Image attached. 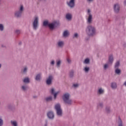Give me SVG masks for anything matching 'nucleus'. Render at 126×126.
<instances>
[{
  "label": "nucleus",
  "instance_id": "f257e3e1",
  "mask_svg": "<svg viewBox=\"0 0 126 126\" xmlns=\"http://www.w3.org/2000/svg\"><path fill=\"white\" fill-rule=\"evenodd\" d=\"M63 100L64 102H65L66 104L68 105L71 104V100L69 99V94H65L63 95Z\"/></svg>",
  "mask_w": 126,
  "mask_h": 126
},
{
  "label": "nucleus",
  "instance_id": "f03ea898",
  "mask_svg": "<svg viewBox=\"0 0 126 126\" xmlns=\"http://www.w3.org/2000/svg\"><path fill=\"white\" fill-rule=\"evenodd\" d=\"M55 109L56 110L57 115L58 116H62L63 111L61 108V105L60 104L55 105Z\"/></svg>",
  "mask_w": 126,
  "mask_h": 126
},
{
  "label": "nucleus",
  "instance_id": "7ed1b4c3",
  "mask_svg": "<svg viewBox=\"0 0 126 126\" xmlns=\"http://www.w3.org/2000/svg\"><path fill=\"white\" fill-rule=\"evenodd\" d=\"M22 12H23V6L21 5L20 10L15 13V16L16 17H20L21 16V14H22Z\"/></svg>",
  "mask_w": 126,
  "mask_h": 126
},
{
  "label": "nucleus",
  "instance_id": "20e7f679",
  "mask_svg": "<svg viewBox=\"0 0 126 126\" xmlns=\"http://www.w3.org/2000/svg\"><path fill=\"white\" fill-rule=\"evenodd\" d=\"M38 20H39V19L38 18V17H35L34 18V20L33 22V29H37V28L38 27Z\"/></svg>",
  "mask_w": 126,
  "mask_h": 126
},
{
  "label": "nucleus",
  "instance_id": "39448f33",
  "mask_svg": "<svg viewBox=\"0 0 126 126\" xmlns=\"http://www.w3.org/2000/svg\"><path fill=\"white\" fill-rule=\"evenodd\" d=\"M87 29L88 30L89 32H95V31H96L95 28L92 26H88Z\"/></svg>",
  "mask_w": 126,
  "mask_h": 126
},
{
  "label": "nucleus",
  "instance_id": "423d86ee",
  "mask_svg": "<svg viewBox=\"0 0 126 126\" xmlns=\"http://www.w3.org/2000/svg\"><path fill=\"white\" fill-rule=\"evenodd\" d=\"M114 9L115 12H119L120 11V5L117 3L114 5Z\"/></svg>",
  "mask_w": 126,
  "mask_h": 126
},
{
  "label": "nucleus",
  "instance_id": "0eeeda50",
  "mask_svg": "<svg viewBox=\"0 0 126 126\" xmlns=\"http://www.w3.org/2000/svg\"><path fill=\"white\" fill-rule=\"evenodd\" d=\"M56 23H53L51 24H49L48 27L49 29L53 30L55 29V27H56Z\"/></svg>",
  "mask_w": 126,
  "mask_h": 126
},
{
  "label": "nucleus",
  "instance_id": "6e6552de",
  "mask_svg": "<svg viewBox=\"0 0 126 126\" xmlns=\"http://www.w3.org/2000/svg\"><path fill=\"white\" fill-rule=\"evenodd\" d=\"M52 79H53V77L52 76H49L46 81L47 84H48V85H50V84L52 83Z\"/></svg>",
  "mask_w": 126,
  "mask_h": 126
},
{
  "label": "nucleus",
  "instance_id": "1a4fd4ad",
  "mask_svg": "<svg viewBox=\"0 0 126 126\" xmlns=\"http://www.w3.org/2000/svg\"><path fill=\"white\" fill-rule=\"evenodd\" d=\"M60 93V92H57L55 93V90L54 89H51V94H53L54 95V98L56 99L57 98V96L58 94Z\"/></svg>",
  "mask_w": 126,
  "mask_h": 126
},
{
  "label": "nucleus",
  "instance_id": "9d476101",
  "mask_svg": "<svg viewBox=\"0 0 126 126\" xmlns=\"http://www.w3.org/2000/svg\"><path fill=\"white\" fill-rule=\"evenodd\" d=\"M47 117H48V118L49 119H54V113L52 112H49L47 113Z\"/></svg>",
  "mask_w": 126,
  "mask_h": 126
},
{
  "label": "nucleus",
  "instance_id": "9b49d317",
  "mask_svg": "<svg viewBox=\"0 0 126 126\" xmlns=\"http://www.w3.org/2000/svg\"><path fill=\"white\" fill-rule=\"evenodd\" d=\"M67 3L70 7H73V6H74V0H70L69 2H68Z\"/></svg>",
  "mask_w": 126,
  "mask_h": 126
},
{
  "label": "nucleus",
  "instance_id": "f8f14e48",
  "mask_svg": "<svg viewBox=\"0 0 126 126\" xmlns=\"http://www.w3.org/2000/svg\"><path fill=\"white\" fill-rule=\"evenodd\" d=\"M92 22V15L89 14V17L88 18V22L90 24Z\"/></svg>",
  "mask_w": 126,
  "mask_h": 126
},
{
  "label": "nucleus",
  "instance_id": "ddd939ff",
  "mask_svg": "<svg viewBox=\"0 0 126 126\" xmlns=\"http://www.w3.org/2000/svg\"><path fill=\"white\" fill-rule=\"evenodd\" d=\"M113 61H114L113 55H110L109 58L108 63H113Z\"/></svg>",
  "mask_w": 126,
  "mask_h": 126
},
{
  "label": "nucleus",
  "instance_id": "4468645a",
  "mask_svg": "<svg viewBox=\"0 0 126 126\" xmlns=\"http://www.w3.org/2000/svg\"><path fill=\"white\" fill-rule=\"evenodd\" d=\"M64 43L63 41H59L58 43V45L59 47H63Z\"/></svg>",
  "mask_w": 126,
  "mask_h": 126
},
{
  "label": "nucleus",
  "instance_id": "2eb2a0df",
  "mask_svg": "<svg viewBox=\"0 0 126 126\" xmlns=\"http://www.w3.org/2000/svg\"><path fill=\"white\" fill-rule=\"evenodd\" d=\"M71 17H72V16H71V14H67L66 15V18L68 20H70L71 19Z\"/></svg>",
  "mask_w": 126,
  "mask_h": 126
},
{
  "label": "nucleus",
  "instance_id": "dca6fc26",
  "mask_svg": "<svg viewBox=\"0 0 126 126\" xmlns=\"http://www.w3.org/2000/svg\"><path fill=\"white\" fill-rule=\"evenodd\" d=\"M41 79V74H38L36 76L35 80H40Z\"/></svg>",
  "mask_w": 126,
  "mask_h": 126
},
{
  "label": "nucleus",
  "instance_id": "f3484780",
  "mask_svg": "<svg viewBox=\"0 0 126 126\" xmlns=\"http://www.w3.org/2000/svg\"><path fill=\"white\" fill-rule=\"evenodd\" d=\"M111 87L113 89H115V88H117V84L116 83H113L111 84Z\"/></svg>",
  "mask_w": 126,
  "mask_h": 126
},
{
  "label": "nucleus",
  "instance_id": "a211bd4d",
  "mask_svg": "<svg viewBox=\"0 0 126 126\" xmlns=\"http://www.w3.org/2000/svg\"><path fill=\"white\" fill-rule=\"evenodd\" d=\"M49 22L47 21H45L43 22V26H49Z\"/></svg>",
  "mask_w": 126,
  "mask_h": 126
},
{
  "label": "nucleus",
  "instance_id": "6ab92c4d",
  "mask_svg": "<svg viewBox=\"0 0 126 126\" xmlns=\"http://www.w3.org/2000/svg\"><path fill=\"white\" fill-rule=\"evenodd\" d=\"M24 83H29V78H26L24 79Z\"/></svg>",
  "mask_w": 126,
  "mask_h": 126
},
{
  "label": "nucleus",
  "instance_id": "aec40b11",
  "mask_svg": "<svg viewBox=\"0 0 126 126\" xmlns=\"http://www.w3.org/2000/svg\"><path fill=\"white\" fill-rule=\"evenodd\" d=\"M98 93L99 94H103L104 93V90L102 89H99L98 90Z\"/></svg>",
  "mask_w": 126,
  "mask_h": 126
},
{
  "label": "nucleus",
  "instance_id": "412c9836",
  "mask_svg": "<svg viewBox=\"0 0 126 126\" xmlns=\"http://www.w3.org/2000/svg\"><path fill=\"white\" fill-rule=\"evenodd\" d=\"M69 35V33L67 32H64L63 33V37H67Z\"/></svg>",
  "mask_w": 126,
  "mask_h": 126
},
{
  "label": "nucleus",
  "instance_id": "4be33fe9",
  "mask_svg": "<svg viewBox=\"0 0 126 126\" xmlns=\"http://www.w3.org/2000/svg\"><path fill=\"white\" fill-rule=\"evenodd\" d=\"M119 65H120V62L118 61L117 62H116L115 64V68H118Z\"/></svg>",
  "mask_w": 126,
  "mask_h": 126
},
{
  "label": "nucleus",
  "instance_id": "5701e85b",
  "mask_svg": "<svg viewBox=\"0 0 126 126\" xmlns=\"http://www.w3.org/2000/svg\"><path fill=\"white\" fill-rule=\"evenodd\" d=\"M115 72L117 73V74H119L121 73V70L119 69H116L115 70Z\"/></svg>",
  "mask_w": 126,
  "mask_h": 126
},
{
  "label": "nucleus",
  "instance_id": "b1692460",
  "mask_svg": "<svg viewBox=\"0 0 126 126\" xmlns=\"http://www.w3.org/2000/svg\"><path fill=\"white\" fill-rule=\"evenodd\" d=\"M11 124L13 126H17V123L16 121H11Z\"/></svg>",
  "mask_w": 126,
  "mask_h": 126
},
{
  "label": "nucleus",
  "instance_id": "393cba45",
  "mask_svg": "<svg viewBox=\"0 0 126 126\" xmlns=\"http://www.w3.org/2000/svg\"><path fill=\"white\" fill-rule=\"evenodd\" d=\"M3 25L2 24H0V31H3Z\"/></svg>",
  "mask_w": 126,
  "mask_h": 126
},
{
  "label": "nucleus",
  "instance_id": "a878e982",
  "mask_svg": "<svg viewBox=\"0 0 126 126\" xmlns=\"http://www.w3.org/2000/svg\"><path fill=\"white\" fill-rule=\"evenodd\" d=\"M119 126H123V124L122 123V120L119 118Z\"/></svg>",
  "mask_w": 126,
  "mask_h": 126
},
{
  "label": "nucleus",
  "instance_id": "bb28decb",
  "mask_svg": "<svg viewBox=\"0 0 126 126\" xmlns=\"http://www.w3.org/2000/svg\"><path fill=\"white\" fill-rule=\"evenodd\" d=\"M90 60L88 59H86L85 60L84 63H89Z\"/></svg>",
  "mask_w": 126,
  "mask_h": 126
},
{
  "label": "nucleus",
  "instance_id": "cd10ccee",
  "mask_svg": "<svg viewBox=\"0 0 126 126\" xmlns=\"http://www.w3.org/2000/svg\"><path fill=\"white\" fill-rule=\"evenodd\" d=\"M46 99V101H52V97L49 96L48 97H47Z\"/></svg>",
  "mask_w": 126,
  "mask_h": 126
},
{
  "label": "nucleus",
  "instance_id": "c85d7f7f",
  "mask_svg": "<svg viewBox=\"0 0 126 126\" xmlns=\"http://www.w3.org/2000/svg\"><path fill=\"white\" fill-rule=\"evenodd\" d=\"M3 125V121L1 120V119H0V126H2Z\"/></svg>",
  "mask_w": 126,
  "mask_h": 126
},
{
  "label": "nucleus",
  "instance_id": "c756f323",
  "mask_svg": "<svg viewBox=\"0 0 126 126\" xmlns=\"http://www.w3.org/2000/svg\"><path fill=\"white\" fill-rule=\"evenodd\" d=\"M89 71V67H85V71L86 72H88V71Z\"/></svg>",
  "mask_w": 126,
  "mask_h": 126
},
{
  "label": "nucleus",
  "instance_id": "7c9ffc66",
  "mask_svg": "<svg viewBox=\"0 0 126 126\" xmlns=\"http://www.w3.org/2000/svg\"><path fill=\"white\" fill-rule=\"evenodd\" d=\"M22 88L23 90L25 91V90H26V89H27V87H26L25 86H23L22 87Z\"/></svg>",
  "mask_w": 126,
  "mask_h": 126
},
{
  "label": "nucleus",
  "instance_id": "2f4dec72",
  "mask_svg": "<svg viewBox=\"0 0 126 126\" xmlns=\"http://www.w3.org/2000/svg\"><path fill=\"white\" fill-rule=\"evenodd\" d=\"M60 64H61V61H58L57 63V66H60Z\"/></svg>",
  "mask_w": 126,
  "mask_h": 126
},
{
  "label": "nucleus",
  "instance_id": "473e14b6",
  "mask_svg": "<svg viewBox=\"0 0 126 126\" xmlns=\"http://www.w3.org/2000/svg\"><path fill=\"white\" fill-rule=\"evenodd\" d=\"M70 77H72L73 76V71H71L70 72Z\"/></svg>",
  "mask_w": 126,
  "mask_h": 126
},
{
  "label": "nucleus",
  "instance_id": "72a5a7b5",
  "mask_svg": "<svg viewBox=\"0 0 126 126\" xmlns=\"http://www.w3.org/2000/svg\"><path fill=\"white\" fill-rule=\"evenodd\" d=\"M26 71H27V68L26 67H25L24 68L23 72H26Z\"/></svg>",
  "mask_w": 126,
  "mask_h": 126
},
{
  "label": "nucleus",
  "instance_id": "f704fd0d",
  "mask_svg": "<svg viewBox=\"0 0 126 126\" xmlns=\"http://www.w3.org/2000/svg\"><path fill=\"white\" fill-rule=\"evenodd\" d=\"M73 86L75 88L78 87V84H75L73 85Z\"/></svg>",
  "mask_w": 126,
  "mask_h": 126
},
{
  "label": "nucleus",
  "instance_id": "c9c22d12",
  "mask_svg": "<svg viewBox=\"0 0 126 126\" xmlns=\"http://www.w3.org/2000/svg\"><path fill=\"white\" fill-rule=\"evenodd\" d=\"M74 37H75L76 38H77V37H78V34L77 33H75L74 35Z\"/></svg>",
  "mask_w": 126,
  "mask_h": 126
},
{
  "label": "nucleus",
  "instance_id": "e433bc0d",
  "mask_svg": "<svg viewBox=\"0 0 126 126\" xmlns=\"http://www.w3.org/2000/svg\"><path fill=\"white\" fill-rule=\"evenodd\" d=\"M107 67H108V64H105L104 65V68L105 69H106V68H107Z\"/></svg>",
  "mask_w": 126,
  "mask_h": 126
},
{
  "label": "nucleus",
  "instance_id": "4c0bfd02",
  "mask_svg": "<svg viewBox=\"0 0 126 126\" xmlns=\"http://www.w3.org/2000/svg\"><path fill=\"white\" fill-rule=\"evenodd\" d=\"M106 111L107 112V113H109V111H110V109L109 108H106Z\"/></svg>",
  "mask_w": 126,
  "mask_h": 126
},
{
  "label": "nucleus",
  "instance_id": "58836bf2",
  "mask_svg": "<svg viewBox=\"0 0 126 126\" xmlns=\"http://www.w3.org/2000/svg\"><path fill=\"white\" fill-rule=\"evenodd\" d=\"M67 62L69 63H70V59H69V58H68V59H67Z\"/></svg>",
  "mask_w": 126,
  "mask_h": 126
},
{
  "label": "nucleus",
  "instance_id": "ea45409f",
  "mask_svg": "<svg viewBox=\"0 0 126 126\" xmlns=\"http://www.w3.org/2000/svg\"><path fill=\"white\" fill-rule=\"evenodd\" d=\"M51 64H55V61H52L51 62Z\"/></svg>",
  "mask_w": 126,
  "mask_h": 126
},
{
  "label": "nucleus",
  "instance_id": "a19ab883",
  "mask_svg": "<svg viewBox=\"0 0 126 126\" xmlns=\"http://www.w3.org/2000/svg\"><path fill=\"white\" fill-rule=\"evenodd\" d=\"M98 107H102V103L99 104Z\"/></svg>",
  "mask_w": 126,
  "mask_h": 126
},
{
  "label": "nucleus",
  "instance_id": "79ce46f5",
  "mask_svg": "<svg viewBox=\"0 0 126 126\" xmlns=\"http://www.w3.org/2000/svg\"><path fill=\"white\" fill-rule=\"evenodd\" d=\"M88 12L89 13V14H90V10H88Z\"/></svg>",
  "mask_w": 126,
  "mask_h": 126
},
{
  "label": "nucleus",
  "instance_id": "37998d69",
  "mask_svg": "<svg viewBox=\"0 0 126 126\" xmlns=\"http://www.w3.org/2000/svg\"><path fill=\"white\" fill-rule=\"evenodd\" d=\"M124 4H125V5H126V0L125 1H124Z\"/></svg>",
  "mask_w": 126,
  "mask_h": 126
},
{
  "label": "nucleus",
  "instance_id": "c03bdc74",
  "mask_svg": "<svg viewBox=\"0 0 126 126\" xmlns=\"http://www.w3.org/2000/svg\"><path fill=\"white\" fill-rule=\"evenodd\" d=\"M88 1H93V0H88Z\"/></svg>",
  "mask_w": 126,
  "mask_h": 126
},
{
  "label": "nucleus",
  "instance_id": "a18cd8bd",
  "mask_svg": "<svg viewBox=\"0 0 126 126\" xmlns=\"http://www.w3.org/2000/svg\"><path fill=\"white\" fill-rule=\"evenodd\" d=\"M64 32H67V31H64Z\"/></svg>",
  "mask_w": 126,
  "mask_h": 126
},
{
  "label": "nucleus",
  "instance_id": "49530a36",
  "mask_svg": "<svg viewBox=\"0 0 126 126\" xmlns=\"http://www.w3.org/2000/svg\"><path fill=\"white\" fill-rule=\"evenodd\" d=\"M1 67V65L0 64V67Z\"/></svg>",
  "mask_w": 126,
  "mask_h": 126
},
{
  "label": "nucleus",
  "instance_id": "de8ad7c7",
  "mask_svg": "<svg viewBox=\"0 0 126 126\" xmlns=\"http://www.w3.org/2000/svg\"><path fill=\"white\" fill-rule=\"evenodd\" d=\"M17 32H19V31H17Z\"/></svg>",
  "mask_w": 126,
  "mask_h": 126
}]
</instances>
